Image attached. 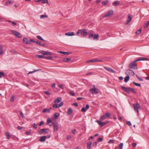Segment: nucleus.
<instances>
[{
    "label": "nucleus",
    "mask_w": 149,
    "mask_h": 149,
    "mask_svg": "<svg viewBox=\"0 0 149 149\" xmlns=\"http://www.w3.org/2000/svg\"><path fill=\"white\" fill-rule=\"evenodd\" d=\"M146 60H147L146 58H144L143 57H140L139 58L135 60L134 61L130 63L129 65V67L130 68L137 69V65L135 64V63L138 61H144Z\"/></svg>",
    "instance_id": "f257e3e1"
},
{
    "label": "nucleus",
    "mask_w": 149,
    "mask_h": 149,
    "mask_svg": "<svg viewBox=\"0 0 149 149\" xmlns=\"http://www.w3.org/2000/svg\"><path fill=\"white\" fill-rule=\"evenodd\" d=\"M121 88L125 91L126 93H130V91H131L134 94H136V92L135 91L134 89L129 87V88H127L126 87H123L122 86L121 87Z\"/></svg>",
    "instance_id": "f03ea898"
},
{
    "label": "nucleus",
    "mask_w": 149,
    "mask_h": 149,
    "mask_svg": "<svg viewBox=\"0 0 149 149\" xmlns=\"http://www.w3.org/2000/svg\"><path fill=\"white\" fill-rule=\"evenodd\" d=\"M125 73L127 75H130L133 76L135 74L134 72L132 70L130 69L127 70Z\"/></svg>",
    "instance_id": "7ed1b4c3"
},
{
    "label": "nucleus",
    "mask_w": 149,
    "mask_h": 149,
    "mask_svg": "<svg viewBox=\"0 0 149 149\" xmlns=\"http://www.w3.org/2000/svg\"><path fill=\"white\" fill-rule=\"evenodd\" d=\"M133 107L134 108V110L136 111L138 113H139V109H140V105L138 102H137L136 104H133Z\"/></svg>",
    "instance_id": "20e7f679"
},
{
    "label": "nucleus",
    "mask_w": 149,
    "mask_h": 149,
    "mask_svg": "<svg viewBox=\"0 0 149 149\" xmlns=\"http://www.w3.org/2000/svg\"><path fill=\"white\" fill-rule=\"evenodd\" d=\"M98 37L99 35L97 34H96L94 35L93 33H91L89 35V36L88 37V38L91 39V38L93 37V39L94 40H97Z\"/></svg>",
    "instance_id": "39448f33"
},
{
    "label": "nucleus",
    "mask_w": 149,
    "mask_h": 149,
    "mask_svg": "<svg viewBox=\"0 0 149 149\" xmlns=\"http://www.w3.org/2000/svg\"><path fill=\"white\" fill-rule=\"evenodd\" d=\"M113 14V10H109L107 13L104 16H103V17H108L112 15Z\"/></svg>",
    "instance_id": "423d86ee"
},
{
    "label": "nucleus",
    "mask_w": 149,
    "mask_h": 149,
    "mask_svg": "<svg viewBox=\"0 0 149 149\" xmlns=\"http://www.w3.org/2000/svg\"><path fill=\"white\" fill-rule=\"evenodd\" d=\"M49 130L47 129H42L40 130L38 132L39 134H42L45 133H47L48 132Z\"/></svg>",
    "instance_id": "0eeeda50"
},
{
    "label": "nucleus",
    "mask_w": 149,
    "mask_h": 149,
    "mask_svg": "<svg viewBox=\"0 0 149 149\" xmlns=\"http://www.w3.org/2000/svg\"><path fill=\"white\" fill-rule=\"evenodd\" d=\"M29 40H28L27 38H24L23 39L22 42L23 43L26 44H30Z\"/></svg>",
    "instance_id": "6e6552de"
},
{
    "label": "nucleus",
    "mask_w": 149,
    "mask_h": 149,
    "mask_svg": "<svg viewBox=\"0 0 149 149\" xmlns=\"http://www.w3.org/2000/svg\"><path fill=\"white\" fill-rule=\"evenodd\" d=\"M93 88H91L90 91L91 92L92 94H93L95 92L96 93H98V91L97 89L95 88V86H93Z\"/></svg>",
    "instance_id": "1a4fd4ad"
},
{
    "label": "nucleus",
    "mask_w": 149,
    "mask_h": 149,
    "mask_svg": "<svg viewBox=\"0 0 149 149\" xmlns=\"http://www.w3.org/2000/svg\"><path fill=\"white\" fill-rule=\"evenodd\" d=\"M104 69H105L106 70H107L109 72H112V73H114L115 72V71L113 70V69H112V68H110L107 67L106 66H104Z\"/></svg>",
    "instance_id": "9d476101"
},
{
    "label": "nucleus",
    "mask_w": 149,
    "mask_h": 149,
    "mask_svg": "<svg viewBox=\"0 0 149 149\" xmlns=\"http://www.w3.org/2000/svg\"><path fill=\"white\" fill-rule=\"evenodd\" d=\"M53 126L54 131H57L58 130L57 124L56 123H53Z\"/></svg>",
    "instance_id": "9b49d317"
},
{
    "label": "nucleus",
    "mask_w": 149,
    "mask_h": 149,
    "mask_svg": "<svg viewBox=\"0 0 149 149\" xmlns=\"http://www.w3.org/2000/svg\"><path fill=\"white\" fill-rule=\"evenodd\" d=\"M132 18V15L129 14L127 18V21L125 23V25L128 24L131 20Z\"/></svg>",
    "instance_id": "f8f14e48"
},
{
    "label": "nucleus",
    "mask_w": 149,
    "mask_h": 149,
    "mask_svg": "<svg viewBox=\"0 0 149 149\" xmlns=\"http://www.w3.org/2000/svg\"><path fill=\"white\" fill-rule=\"evenodd\" d=\"M89 106L88 104H86V107H83L81 109V111L83 112H85L86 111L89 109Z\"/></svg>",
    "instance_id": "ddd939ff"
},
{
    "label": "nucleus",
    "mask_w": 149,
    "mask_h": 149,
    "mask_svg": "<svg viewBox=\"0 0 149 149\" xmlns=\"http://www.w3.org/2000/svg\"><path fill=\"white\" fill-rule=\"evenodd\" d=\"M46 137L47 136H40V139L39 140L41 142L45 141L46 140Z\"/></svg>",
    "instance_id": "4468645a"
},
{
    "label": "nucleus",
    "mask_w": 149,
    "mask_h": 149,
    "mask_svg": "<svg viewBox=\"0 0 149 149\" xmlns=\"http://www.w3.org/2000/svg\"><path fill=\"white\" fill-rule=\"evenodd\" d=\"M82 34L83 36L84 37L86 36L87 34V29H84L82 30Z\"/></svg>",
    "instance_id": "2eb2a0df"
},
{
    "label": "nucleus",
    "mask_w": 149,
    "mask_h": 149,
    "mask_svg": "<svg viewBox=\"0 0 149 149\" xmlns=\"http://www.w3.org/2000/svg\"><path fill=\"white\" fill-rule=\"evenodd\" d=\"M61 97H58L57 98H56L54 101V102L56 103H58L59 102H60L61 100Z\"/></svg>",
    "instance_id": "dca6fc26"
},
{
    "label": "nucleus",
    "mask_w": 149,
    "mask_h": 149,
    "mask_svg": "<svg viewBox=\"0 0 149 149\" xmlns=\"http://www.w3.org/2000/svg\"><path fill=\"white\" fill-rule=\"evenodd\" d=\"M65 35L66 36H72L74 35V33L73 32H69L65 33Z\"/></svg>",
    "instance_id": "f3484780"
},
{
    "label": "nucleus",
    "mask_w": 149,
    "mask_h": 149,
    "mask_svg": "<svg viewBox=\"0 0 149 149\" xmlns=\"http://www.w3.org/2000/svg\"><path fill=\"white\" fill-rule=\"evenodd\" d=\"M35 1L36 2L42 1V3H48V1L47 0H38L37 1L35 0Z\"/></svg>",
    "instance_id": "a211bd4d"
},
{
    "label": "nucleus",
    "mask_w": 149,
    "mask_h": 149,
    "mask_svg": "<svg viewBox=\"0 0 149 149\" xmlns=\"http://www.w3.org/2000/svg\"><path fill=\"white\" fill-rule=\"evenodd\" d=\"M11 32L16 37L17 36L18 32L16 31L12 30L11 31Z\"/></svg>",
    "instance_id": "6ab92c4d"
},
{
    "label": "nucleus",
    "mask_w": 149,
    "mask_h": 149,
    "mask_svg": "<svg viewBox=\"0 0 149 149\" xmlns=\"http://www.w3.org/2000/svg\"><path fill=\"white\" fill-rule=\"evenodd\" d=\"M59 53L61 54H66L67 55H68L72 53V52H63V51H59Z\"/></svg>",
    "instance_id": "aec40b11"
},
{
    "label": "nucleus",
    "mask_w": 149,
    "mask_h": 149,
    "mask_svg": "<svg viewBox=\"0 0 149 149\" xmlns=\"http://www.w3.org/2000/svg\"><path fill=\"white\" fill-rule=\"evenodd\" d=\"M71 60L70 58H63V59L62 61L64 62H68Z\"/></svg>",
    "instance_id": "412c9836"
},
{
    "label": "nucleus",
    "mask_w": 149,
    "mask_h": 149,
    "mask_svg": "<svg viewBox=\"0 0 149 149\" xmlns=\"http://www.w3.org/2000/svg\"><path fill=\"white\" fill-rule=\"evenodd\" d=\"M92 143L91 142H88L87 144V148L88 149H91V146L92 145Z\"/></svg>",
    "instance_id": "4be33fe9"
},
{
    "label": "nucleus",
    "mask_w": 149,
    "mask_h": 149,
    "mask_svg": "<svg viewBox=\"0 0 149 149\" xmlns=\"http://www.w3.org/2000/svg\"><path fill=\"white\" fill-rule=\"evenodd\" d=\"M36 57L38 58H42L45 57L44 55H37Z\"/></svg>",
    "instance_id": "5701e85b"
},
{
    "label": "nucleus",
    "mask_w": 149,
    "mask_h": 149,
    "mask_svg": "<svg viewBox=\"0 0 149 149\" xmlns=\"http://www.w3.org/2000/svg\"><path fill=\"white\" fill-rule=\"evenodd\" d=\"M73 111V110L71 108H69L68 109L67 113L68 115L70 114Z\"/></svg>",
    "instance_id": "b1692460"
},
{
    "label": "nucleus",
    "mask_w": 149,
    "mask_h": 149,
    "mask_svg": "<svg viewBox=\"0 0 149 149\" xmlns=\"http://www.w3.org/2000/svg\"><path fill=\"white\" fill-rule=\"evenodd\" d=\"M130 76L129 75H127V76H126L124 79V81L125 82H127L130 79Z\"/></svg>",
    "instance_id": "393cba45"
},
{
    "label": "nucleus",
    "mask_w": 149,
    "mask_h": 149,
    "mask_svg": "<svg viewBox=\"0 0 149 149\" xmlns=\"http://www.w3.org/2000/svg\"><path fill=\"white\" fill-rule=\"evenodd\" d=\"M119 1H115L113 3V5L114 6H116L119 4Z\"/></svg>",
    "instance_id": "a878e982"
},
{
    "label": "nucleus",
    "mask_w": 149,
    "mask_h": 149,
    "mask_svg": "<svg viewBox=\"0 0 149 149\" xmlns=\"http://www.w3.org/2000/svg\"><path fill=\"white\" fill-rule=\"evenodd\" d=\"M5 135L7 137V139H9L10 138V135L9 133L8 132H6Z\"/></svg>",
    "instance_id": "bb28decb"
},
{
    "label": "nucleus",
    "mask_w": 149,
    "mask_h": 149,
    "mask_svg": "<svg viewBox=\"0 0 149 149\" xmlns=\"http://www.w3.org/2000/svg\"><path fill=\"white\" fill-rule=\"evenodd\" d=\"M59 116V113H56L54 114V116L55 117V119L58 118V116Z\"/></svg>",
    "instance_id": "cd10ccee"
},
{
    "label": "nucleus",
    "mask_w": 149,
    "mask_h": 149,
    "mask_svg": "<svg viewBox=\"0 0 149 149\" xmlns=\"http://www.w3.org/2000/svg\"><path fill=\"white\" fill-rule=\"evenodd\" d=\"M107 118L105 115H104L102 116H100V119L102 120H103L104 119H106Z\"/></svg>",
    "instance_id": "c85d7f7f"
},
{
    "label": "nucleus",
    "mask_w": 149,
    "mask_h": 149,
    "mask_svg": "<svg viewBox=\"0 0 149 149\" xmlns=\"http://www.w3.org/2000/svg\"><path fill=\"white\" fill-rule=\"evenodd\" d=\"M47 112L49 113V112L50 109H44L42 111L43 113H45Z\"/></svg>",
    "instance_id": "c756f323"
},
{
    "label": "nucleus",
    "mask_w": 149,
    "mask_h": 149,
    "mask_svg": "<svg viewBox=\"0 0 149 149\" xmlns=\"http://www.w3.org/2000/svg\"><path fill=\"white\" fill-rule=\"evenodd\" d=\"M40 70H41L40 69H38V70H34L33 71H30L27 74H30L33 73H34V72H35L38 71H39Z\"/></svg>",
    "instance_id": "7c9ffc66"
},
{
    "label": "nucleus",
    "mask_w": 149,
    "mask_h": 149,
    "mask_svg": "<svg viewBox=\"0 0 149 149\" xmlns=\"http://www.w3.org/2000/svg\"><path fill=\"white\" fill-rule=\"evenodd\" d=\"M47 59L52 60L53 59V57L51 56H46L45 57Z\"/></svg>",
    "instance_id": "2f4dec72"
},
{
    "label": "nucleus",
    "mask_w": 149,
    "mask_h": 149,
    "mask_svg": "<svg viewBox=\"0 0 149 149\" xmlns=\"http://www.w3.org/2000/svg\"><path fill=\"white\" fill-rule=\"evenodd\" d=\"M92 62H95V59L89 60L87 61H86V63H90Z\"/></svg>",
    "instance_id": "473e14b6"
},
{
    "label": "nucleus",
    "mask_w": 149,
    "mask_h": 149,
    "mask_svg": "<svg viewBox=\"0 0 149 149\" xmlns=\"http://www.w3.org/2000/svg\"><path fill=\"white\" fill-rule=\"evenodd\" d=\"M109 1L107 0H106L104 2H102V4L103 5H106L107 3Z\"/></svg>",
    "instance_id": "72a5a7b5"
},
{
    "label": "nucleus",
    "mask_w": 149,
    "mask_h": 149,
    "mask_svg": "<svg viewBox=\"0 0 149 149\" xmlns=\"http://www.w3.org/2000/svg\"><path fill=\"white\" fill-rule=\"evenodd\" d=\"M109 122V121L107 120L104 122H102V126H104V125H106Z\"/></svg>",
    "instance_id": "f704fd0d"
},
{
    "label": "nucleus",
    "mask_w": 149,
    "mask_h": 149,
    "mask_svg": "<svg viewBox=\"0 0 149 149\" xmlns=\"http://www.w3.org/2000/svg\"><path fill=\"white\" fill-rule=\"evenodd\" d=\"M53 107L55 108H57L59 107L58 105H57V103H55L53 105Z\"/></svg>",
    "instance_id": "c9c22d12"
},
{
    "label": "nucleus",
    "mask_w": 149,
    "mask_h": 149,
    "mask_svg": "<svg viewBox=\"0 0 149 149\" xmlns=\"http://www.w3.org/2000/svg\"><path fill=\"white\" fill-rule=\"evenodd\" d=\"M133 84L135 85V86H139V87H140L141 86V85L140 84H138V83H137L136 82H135L134 81H133Z\"/></svg>",
    "instance_id": "e433bc0d"
},
{
    "label": "nucleus",
    "mask_w": 149,
    "mask_h": 149,
    "mask_svg": "<svg viewBox=\"0 0 149 149\" xmlns=\"http://www.w3.org/2000/svg\"><path fill=\"white\" fill-rule=\"evenodd\" d=\"M79 34L80 35L82 34V31L81 30H79L76 33V35H79Z\"/></svg>",
    "instance_id": "4c0bfd02"
},
{
    "label": "nucleus",
    "mask_w": 149,
    "mask_h": 149,
    "mask_svg": "<svg viewBox=\"0 0 149 149\" xmlns=\"http://www.w3.org/2000/svg\"><path fill=\"white\" fill-rule=\"evenodd\" d=\"M52 122V120H51L50 118H48L47 120V123L48 124Z\"/></svg>",
    "instance_id": "58836bf2"
},
{
    "label": "nucleus",
    "mask_w": 149,
    "mask_h": 149,
    "mask_svg": "<svg viewBox=\"0 0 149 149\" xmlns=\"http://www.w3.org/2000/svg\"><path fill=\"white\" fill-rule=\"evenodd\" d=\"M141 29L137 30L136 32V35L140 34L141 33Z\"/></svg>",
    "instance_id": "ea45409f"
},
{
    "label": "nucleus",
    "mask_w": 149,
    "mask_h": 149,
    "mask_svg": "<svg viewBox=\"0 0 149 149\" xmlns=\"http://www.w3.org/2000/svg\"><path fill=\"white\" fill-rule=\"evenodd\" d=\"M105 116H106L107 118H109L111 115V114L108 113H107L105 114Z\"/></svg>",
    "instance_id": "a19ab883"
},
{
    "label": "nucleus",
    "mask_w": 149,
    "mask_h": 149,
    "mask_svg": "<svg viewBox=\"0 0 149 149\" xmlns=\"http://www.w3.org/2000/svg\"><path fill=\"white\" fill-rule=\"evenodd\" d=\"M96 122L98 123V124H99L100 125L101 127H102V122L101 121L99 120H96Z\"/></svg>",
    "instance_id": "79ce46f5"
},
{
    "label": "nucleus",
    "mask_w": 149,
    "mask_h": 149,
    "mask_svg": "<svg viewBox=\"0 0 149 149\" xmlns=\"http://www.w3.org/2000/svg\"><path fill=\"white\" fill-rule=\"evenodd\" d=\"M37 38L39 40L42 41H45L42 38L39 36H37Z\"/></svg>",
    "instance_id": "37998d69"
},
{
    "label": "nucleus",
    "mask_w": 149,
    "mask_h": 149,
    "mask_svg": "<svg viewBox=\"0 0 149 149\" xmlns=\"http://www.w3.org/2000/svg\"><path fill=\"white\" fill-rule=\"evenodd\" d=\"M45 55H52V53L50 52H46L45 53Z\"/></svg>",
    "instance_id": "c03bdc74"
},
{
    "label": "nucleus",
    "mask_w": 149,
    "mask_h": 149,
    "mask_svg": "<svg viewBox=\"0 0 149 149\" xmlns=\"http://www.w3.org/2000/svg\"><path fill=\"white\" fill-rule=\"evenodd\" d=\"M48 16L46 15H40V17L41 19L43 18H47V17Z\"/></svg>",
    "instance_id": "a18cd8bd"
},
{
    "label": "nucleus",
    "mask_w": 149,
    "mask_h": 149,
    "mask_svg": "<svg viewBox=\"0 0 149 149\" xmlns=\"http://www.w3.org/2000/svg\"><path fill=\"white\" fill-rule=\"evenodd\" d=\"M2 76H4V73L2 72H0V79L2 77Z\"/></svg>",
    "instance_id": "49530a36"
},
{
    "label": "nucleus",
    "mask_w": 149,
    "mask_h": 149,
    "mask_svg": "<svg viewBox=\"0 0 149 149\" xmlns=\"http://www.w3.org/2000/svg\"><path fill=\"white\" fill-rule=\"evenodd\" d=\"M37 125V124H36L35 123H34L33 124V127L35 129H36L37 128V127H36V126Z\"/></svg>",
    "instance_id": "de8ad7c7"
},
{
    "label": "nucleus",
    "mask_w": 149,
    "mask_h": 149,
    "mask_svg": "<svg viewBox=\"0 0 149 149\" xmlns=\"http://www.w3.org/2000/svg\"><path fill=\"white\" fill-rule=\"evenodd\" d=\"M114 140L112 139H110V140L108 142V143H114Z\"/></svg>",
    "instance_id": "09e8293b"
},
{
    "label": "nucleus",
    "mask_w": 149,
    "mask_h": 149,
    "mask_svg": "<svg viewBox=\"0 0 149 149\" xmlns=\"http://www.w3.org/2000/svg\"><path fill=\"white\" fill-rule=\"evenodd\" d=\"M44 93L47 95H51V93L48 91H45L44 92Z\"/></svg>",
    "instance_id": "8fccbe9b"
},
{
    "label": "nucleus",
    "mask_w": 149,
    "mask_h": 149,
    "mask_svg": "<svg viewBox=\"0 0 149 149\" xmlns=\"http://www.w3.org/2000/svg\"><path fill=\"white\" fill-rule=\"evenodd\" d=\"M16 37L19 38H22V36L20 34L19 32H18V34Z\"/></svg>",
    "instance_id": "3c124183"
},
{
    "label": "nucleus",
    "mask_w": 149,
    "mask_h": 149,
    "mask_svg": "<svg viewBox=\"0 0 149 149\" xmlns=\"http://www.w3.org/2000/svg\"><path fill=\"white\" fill-rule=\"evenodd\" d=\"M95 62H103V61L102 60H98L97 59H95Z\"/></svg>",
    "instance_id": "603ef678"
},
{
    "label": "nucleus",
    "mask_w": 149,
    "mask_h": 149,
    "mask_svg": "<svg viewBox=\"0 0 149 149\" xmlns=\"http://www.w3.org/2000/svg\"><path fill=\"white\" fill-rule=\"evenodd\" d=\"M149 25V21L147 22V23L144 26L145 28H147L148 26Z\"/></svg>",
    "instance_id": "864d4df0"
},
{
    "label": "nucleus",
    "mask_w": 149,
    "mask_h": 149,
    "mask_svg": "<svg viewBox=\"0 0 149 149\" xmlns=\"http://www.w3.org/2000/svg\"><path fill=\"white\" fill-rule=\"evenodd\" d=\"M11 3V1L10 0H8V1H7L6 3H5L6 5H8L10 3Z\"/></svg>",
    "instance_id": "5fc2aeb1"
},
{
    "label": "nucleus",
    "mask_w": 149,
    "mask_h": 149,
    "mask_svg": "<svg viewBox=\"0 0 149 149\" xmlns=\"http://www.w3.org/2000/svg\"><path fill=\"white\" fill-rule=\"evenodd\" d=\"M70 94L72 96H74V93L73 91H71L69 92Z\"/></svg>",
    "instance_id": "6e6d98bb"
},
{
    "label": "nucleus",
    "mask_w": 149,
    "mask_h": 149,
    "mask_svg": "<svg viewBox=\"0 0 149 149\" xmlns=\"http://www.w3.org/2000/svg\"><path fill=\"white\" fill-rule=\"evenodd\" d=\"M123 143H121L119 145V147L120 149H122L123 146Z\"/></svg>",
    "instance_id": "4d7b16f0"
},
{
    "label": "nucleus",
    "mask_w": 149,
    "mask_h": 149,
    "mask_svg": "<svg viewBox=\"0 0 149 149\" xmlns=\"http://www.w3.org/2000/svg\"><path fill=\"white\" fill-rule=\"evenodd\" d=\"M3 53V49H2V46L1 45L0 46V55Z\"/></svg>",
    "instance_id": "13d9d810"
},
{
    "label": "nucleus",
    "mask_w": 149,
    "mask_h": 149,
    "mask_svg": "<svg viewBox=\"0 0 149 149\" xmlns=\"http://www.w3.org/2000/svg\"><path fill=\"white\" fill-rule=\"evenodd\" d=\"M63 104V102H61L58 105L59 107H61Z\"/></svg>",
    "instance_id": "bf43d9fd"
},
{
    "label": "nucleus",
    "mask_w": 149,
    "mask_h": 149,
    "mask_svg": "<svg viewBox=\"0 0 149 149\" xmlns=\"http://www.w3.org/2000/svg\"><path fill=\"white\" fill-rule=\"evenodd\" d=\"M97 140L98 141H103V138H100L97 139Z\"/></svg>",
    "instance_id": "052dcab7"
},
{
    "label": "nucleus",
    "mask_w": 149,
    "mask_h": 149,
    "mask_svg": "<svg viewBox=\"0 0 149 149\" xmlns=\"http://www.w3.org/2000/svg\"><path fill=\"white\" fill-rule=\"evenodd\" d=\"M127 124L129 126L132 125L130 121H127Z\"/></svg>",
    "instance_id": "680f3d73"
},
{
    "label": "nucleus",
    "mask_w": 149,
    "mask_h": 149,
    "mask_svg": "<svg viewBox=\"0 0 149 149\" xmlns=\"http://www.w3.org/2000/svg\"><path fill=\"white\" fill-rule=\"evenodd\" d=\"M11 101L13 102L14 100V96L12 95L10 100Z\"/></svg>",
    "instance_id": "e2e57ef3"
},
{
    "label": "nucleus",
    "mask_w": 149,
    "mask_h": 149,
    "mask_svg": "<svg viewBox=\"0 0 149 149\" xmlns=\"http://www.w3.org/2000/svg\"><path fill=\"white\" fill-rule=\"evenodd\" d=\"M36 44L38 45H41V42L39 41H36Z\"/></svg>",
    "instance_id": "0e129e2a"
},
{
    "label": "nucleus",
    "mask_w": 149,
    "mask_h": 149,
    "mask_svg": "<svg viewBox=\"0 0 149 149\" xmlns=\"http://www.w3.org/2000/svg\"><path fill=\"white\" fill-rule=\"evenodd\" d=\"M29 41H30V44H31V42H36V41H34L33 39H30V40H29Z\"/></svg>",
    "instance_id": "69168bd1"
},
{
    "label": "nucleus",
    "mask_w": 149,
    "mask_h": 149,
    "mask_svg": "<svg viewBox=\"0 0 149 149\" xmlns=\"http://www.w3.org/2000/svg\"><path fill=\"white\" fill-rule=\"evenodd\" d=\"M30 133H31V132L30 131H28V132H25V133L26 135H29V134H30Z\"/></svg>",
    "instance_id": "338daca9"
},
{
    "label": "nucleus",
    "mask_w": 149,
    "mask_h": 149,
    "mask_svg": "<svg viewBox=\"0 0 149 149\" xmlns=\"http://www.w3.org/2000/svg\"><path fill=\"white\" fill-rule=\"evenodd\" d=\"M18 129L19 130H21L23 128L22 127H21L19 126H18L17 127Z\"/></svg>",
    "instance_id": "774afa93"
}]
</instances>
